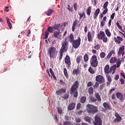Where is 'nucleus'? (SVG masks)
<instances>
[{
    "instance_id": "obj_1",
    "label": "nucleus",
    "mask_w": 125,
    "mask_h": 125,
    "mask_svg": "<svg viewBox=\"0 0 125 125\" xmlns=\"http://www.w3.org/2000/svg\"><path fill=\"white\" fill-rule=\"evenodd\" d=\"M67 50H68V41H67V39H65V41L62 43V46L60 50V56L59 59L60 61H61L62 60L64 52H65Z\"/></svg>"
},
{
    "instance_id": "obj_2",
    "label": "nucleus",
    "mask_w": 125,
    "mask_h": 125,
    "mask_svg": "<svg viewBox=\"0 0 125 125\" xmlns=\"http://www.w3.org/2000/svg\"><path fill=\"white\" fill-rule=\"evenodd\" d=\"M78 87H79V82L76 81L71 87L70 94H73L74 97L77 98L78 97Z\"/></svg>"
},
{
    "instance_id": "obj_3",
    "label": "nucleus",
    "mask_w": 125,
    "mask_h": 125,
    "mask_svg": "<svg viewBox=\"0 0 125 125\" xmlns=\"http://www.w3.org/2000/svg\"><path fill=\"white\" fill-rule=\"evenodd\" d=\"M87 108V112L89 114H94L95 113H97L98 112V109L97 107L92 105L88 104L86 105Z\"/></svg>"
},
{
    "instance_id": "obj_4",
    "label": "nucleus",
    "mask_w": 125,
    "mask_h": 125,
    "mask_svg": "<svg viewBox=\"0 0 125 125\" xmlns=\"http://www.w3.org/2000/svg\"><path fill=\"white\" fill-rule=\"evenodd\" d=\"M116 68H117V65L114 64L112 66L110 67L109 66V64H107L104 69V72L105 73V74H109V73H110V74H112H112H115V72H116Z\"/></svg>"
},
{
    "instance_id": "obj_5",
    "label": "nucleus",
    "mask_w": 125,
    "mask_h": 125,
    "mask_svg": "<svg viewBox=\"0 0 125 125\" xmlns=\"http://www.w3.org/2000/svg\"><path fill=\"white\" fill-rule=\"evenodd\" d=\"M48 53L49 55L50 59L55 58L56 57V55H57V51L56 50V48L53 46H51L48 48Z\"/></svg>"
},
{
    "instance_id": "obj_6",
    "label": "nucleus",
    "mask_w": 125,
    "mask_h": 125,
    "mask_svg": "<svg viewBox=\"0 0 125 125\" xmlns=\"http://www.w3.org/2000/svg\"><path fill=\"white\" fill-rule=\"evenodd\" d=\"M90 65L92 67L96 68L98 65V62H97V57L96 56L93 55L90 59Z\"/></svg>"
},
{
    "instance_id": "obj_7",
    "label": "nucleus",
    "mask_w": 125,
    "mask_h": 125,
    "mask_svg": "<svg viewBox=\"0 0 125 125\" xmlns=\"http://www.w3.org/2000/svg\"><path fill=\"white\" fill-rule=\"evenodd\" d=\"M81 37H78V39L75 40L72 43V47H74L75 49H77L80 47L81 45Z\"/></svg>"
},
{
    "instance_id": "obj_8",
    "label": "nucleus",
    "mask_w": 125,
    "mask_h": 125,
    "mask_svg": "<svg viewBox=\"0 0 125 125\" xmlns=\"http://www.w3.org/2000/svg\"><path fill=\"white\" fill-rule=\"evenodd\" d=\"M53 29H54V28L51 26H49L47 28V30L44 33V39L46 40V39H47V38H48V35H49V33H53Z\"/></svg>"
},
{
    "instance_id": "obj_9",
    "label": "nucleus",
    "mask_w": 125,
    "mask_h": 125,
    "mask_svg": "<svg viewBox=\"0 0 125 125\" xmlns=\"http://www.w3.org/2000/svg\"><path fill=\"white\" fill-rule=\"evenodd\" d=\"M96 81L99 83H105V79L102 75H98L96 77Z\"/></svg>"
},
{
    "instance_id": "obj_10",
    "label": "nucleus",
    "mask_w": 125,
    "mask_h": 125,
    "mask_svg": "<svg viewBox=\"0 0 125 125\" xmlns=\"http://www.w3.org/2000/svg\"><path fill=\"white\" fill-rule=\"evenodd\" d=\"M95 34V31H92V33L90 32H88L87 33V38L88 42H92L93 40V37H94V35Z\"/></svg>"
},
{
    "instance_id": "obj_11",
    "label": "nucleus",
    "mask_w": 125,
    "mask_h": 125,
    "mask_svg": "<svg viewBox=\"0 0 125 125\" xmlns=\"http://www.w3.org/2000/svg\"><path fill=\"white\" fill-rule=\"evenodd\" d=\"M94 125H101V118L99 116L96 115L95 117V121L93 122Z\"/></svg>"
},
{
    "instance_id": "obj_12",
    "label": "nucleus",
    "mask_w": 125,
    "mask_h": 125,
    "mask_svg": "<svg viewBox=\"0 0 125 125\" xmlns=\"http://www.w3.org/2000/svg\"><path fill=\"white\" fill-rule=\"evenodd\" d=\"M115 117H116V118H115L113 120V122H114L115 124H117V123H120L121 121H122V117L120 116V114L118 113L117 112H116L115 113Z\"/></svg>"
},
{
    "instance_id": "obj_13",
    "label": "nucleus",
    "mask_w": 125,
    "mask_h": 125,
    "mask_svg": "<svg viewBox=\"0 0 125 125\" xmlns=\"http://www.w3.org/2000/svg\"><path fill=\"white\" fill-rule=\"evenodd\" d=\"M65 63L67 65V68H70L71 66V60L70 59V56L67 55L64 58Z\"/></svg>"
},
{
    "instance_id": "obj_14",
    "label": "nucleus",
    "mask_w": 125,
    "mask_h": 125,
    "mask_svg": "<svg viewBox=\"0 0 125 125\" xmlns=\"http://www.w3.org/2000/svg\"><path fill=\"white\" fill-rule=\"evenodd\" d=\"M61 32L60 31H55L52 35V38H56V39H58V40L61 39Z\"/></svg>"
},
{
    "instance_id": "obj_15",
    "label": "nucleus",
    "mask_w": 125,
    "mask_h": 125,
    "mask_svg": "<svg viewBox=\"0 0 125 125\" xmlns=\"http://www.w3.org/2000/svg\"><path fill=\"white\" fill-rule=\"evenodd\" d=\"M116 97L121 102H124V95L120 92H117L116 94Z\"/></svg>"
},
{
    "instance_id": "obj_16",
    "label": "nucleus",
    "mask_w": 125,
    "mask_h": 125,
    "mask_svg": "<svg viewBox=\"0 0 125 125\" xmlns=\"http://www.w3.org/2000/svg\"><path fill=\"white\" fill-rule=\"evenodd\" d=\"M105 34L104 31H100V33L97 34V38L98 40H102L104 37H105Z\"/></svg>"
},
{
    "instance_id": "obj_17",
    "label": "nucleus",
    "mask_w": 125,
    "mask_h": 125,
    "mask_svg": "<svg viewBox=\"0 0 125 125\" xmlns=\"http://www.w3.org/2000/svg\"><path fill=\"white\" fill-rule=\"evenodd\" d=\"M114 41L116 43L120 44L121 43V42H123V41H124V39L120 36H117V38H114Z\"/></svg>"
},
{
    "instance_id": "obj_18",
    "label": "nucleus",
    "mask_w": 125,
    "mask_h": 125,
    "mask_svg": "<svg viewBox=\"0 0 125 125\" xmlns=\"http://www.w3.org/2000/svg\"><path fill=\"white\" fill-rule=\"evenodd\" d=\"M125 46L122 45L121 46L119 49L118 51V54H122V56H124L125 55Z\"/></svg>"
},
{
    "instance_id": "obj_19",
    "label": "nucleus",
    "mask_w": 125,
    "mask_h": 125,
    "mask_svg": "<svg viewBox=\"0 0 125 125\" xmlns=\"http://www.w3.org/2000/svg\"><path fill=\"white\" fill-rule=\"evenodd\" d=\"M66 88H62L58 90L57 91H56V93L57 94V95H59L60 94H62V93H66Z\"/></svg>"
},
{
    "instance_id": "obj_20",
    "label": "nucleus",
    "mask_w": 125,
    "mask_h": 125,
    "mask_svg": "<svg viewBox=\"0 0 125 125\" xmlns=\"http://www.w3.org/2000/svg\"><path fill=\"white\" fill-rule=\"evenodd\" d=\"M75 107H76V104L74 103H71L67 107L68 110H69V111L74 110Z\"/></svg>"
},
{
    "instance_id": "obj_21",
    "label": "nucleus",
    "mask_w": 125,
    "mask_h": 125,
    "mask_svg": "<svg viewBox=\"0 0 125 125\" xmlns=\"http://www.w3.org/2000/svg\"><path fill=\"white\" fill-rule=\"evenodd\" d=\"M76 26H78V20H75L73 21L72 26V32H75V30H76Z\"/></svg>"
},
{
    "instance_id": "obj_22",
    "label": "nucleus",
    "mask_w": 125,
    "mask_h": 125,
    "mask_svg": "<svg viewBox=\"0 0 125 125\" xmlns=\"http://www.w3.org/2000/svg\"><path fill=\"white\" fill-rule=\"evenodd\" d=\"M103 106L105 110H111V109H112V108H111V105H109L108 103H104L103 104Z\"/></svg>"
},
{
    "instance_id": "obj_23",
    "label": "nucleus",
    "mask_w": 125,
    "mask_h": 125,
    "mask_svg": "<svg viewBox=\"0 0 125 125\" xmlns=\"http://www.w3.org/2000/svg\"><path fill=\"white\" fill-rule=\"evenodd\" d=\"M75 40V37H74V35L73 34H70L68 36V41H69L70 43H72Z\"/></svg>"
},
{
    "instance_id": "obj_24",
    "label": "nucleus",
    "mask_w": 125,
    "mask_h": 125,
    "mask_svg": "<svg viewBox=\"0 0 125 125\" xmlns=\"http://www.w3.org/2000/svg\"><path fill=\"white\" fill-rule=\"evenodd\" d=\"M100 13V9L99 8H98L95 11L94 14V19H97V17L98 15H99V13Z\"/></svg>"
},
{
    "instance_id": "obj_25",
    "label": "nucleus",
    "mask_w": 125,
    "mask_h": 125,
    "mask_svg": "<svg viewBox=\"0 0 125 125\" xmlns=\"http://www.w3.org/2000/svg\"><path fill=\"white\" fill-rule=\"evenodd\" d=\"M54 30H57V31H60V28H61V24L59 23V24H55L53 26Z\"/></svg>"
},
{
    "instance_id": "obj_26",
    "label": "nucleus",
    "mask_w": 125,
    "mask_h": 125,
    "mask_svg": "<svg viewBox=\"0 0 125 125\" xmlns=\"http://www.w3.org/2000/svg\"><path fill=\"white\" fill-rule=\"evenodd\" d=\"M53 12H54L53 10L49 9L47 11L45 12L46 15H47V16H51V14H52Z\"/></svg>"
},
{
    "instance_id": "obj_27",
    "label": "nucleus",
    "mask_w": 125,
    "mask_h": 125,
    "mask_svg": "<svg viewBox=\"0 0 125 125\" xmlns=\"http://www.w3.org/2000/svg\"><path fill=\"white\" fill-rule=\"evenodd\" d=\"M80 69H79V68H78L77 69H74L73 70L72 72V74L73 75H74V76H75V75H79V74H80Z\"/></svg>"
},
{
    "instance_id": "obj_28",
    "label": "nucleus",
    "mask_w": 125,
    "mask_h": 125,
    "mask_svg": "<svg viewBox=\"0 0 125 125\" xmlns=\"http://www.w3.org/2000/svg\"><path fill=\"white\" fill-rule=\"evenodd\" d=\"M118 59H116L115 57L111 58L110 60L109 61L110 63L111 64H114L117 62Z\"/></svg>"
},
{
    "instance_id": "obj_29",
    "label": "nucleus",
    "mask_w": 125,
    "mask_h": 125,
    "mask_svg": "<svg viewBox=\"0 0 125 125\" xmlns=\"http://www.w3.org/2000/svg\"><path fill=\"white\" fill-rule=\"evenodd\" d=\"M84 119L86 122H87V123H89V124H90L91 121H92V119L90 117L88 116H85L84 118Z\"/></svg>"
},
{
    "instance_id": "obj_30",
    "label": "nucleus",
    "mask_w": 125,
    "mask_h": 125,
    "mask_svg": "<svg viewBox=\"0 0 125 125\" xmlns=\"http://www.w3.org/2000/svg\"><path fill=\"white\" fill-rule=\"evenodd\" d=\"M95 96L96 98L97 99V100L99 102H100L101 101V97H100V95L98 93H95Z\"/></svg>"
},
{
    "instance_id": "obj_31",
    "label": "nucleus",
    "mask_w": 125,
    "mask_h": 125,
    "mask_svg": "<svg viewBox=\"0 0 125 125\" xmlns=\"http://www.w3.org/2000/svg\"><path fill=\"white\" fill-rule=\"evenodd\" d=\"M6 19L7 20V23L8 24V26H9V29H11V28H12V24L10 22V20H9V19H8V18H6Z\"/></svg>"
},
{
    "instance_id": "obj_32",
    "label": "nucleus",
    "mask_w": 125,
    "mask_h": 125,
    "mask_svg": "<svg viewBox=\"0 0 125 125\" xmlns=\"http://www.w3.org/2000/svg\"><path fill=\"white\" fill-rule=\"evenodd\" d=\"M83 59L82 56H78L76 58V62L77 64H80V62H81V60Z\"/></svg>"
},
{
    "instance_id": "obj_33",
    "label": "nucleus",
    "mask_w": 125,
    "mask_h": 125,
    "mask_svg": "<svg viewBox=\"0 0 125 125\" xmlns=\"http://www.w3.org/2000/svg\"><path fill=\"white\" fill-rule=\"evenodd\" d=\"M63 74L66 79L69 78V75H68V71H67V69L66 68H63Z\"/></svg>"
},
{
    "instance_id": "obj_34",
    "label": "nucleus",
    "mask_w": 125,
    "mask_h": 125,
    "mask_svg": "<svg viewBox=\"0 0 125 125\" xmlns=\"http://www.w3.org/2000/svg\"><path fill=\"white\" fill-rule=\"evenodd\" d=\"M90 13H91V6H89L86 10V14L88 16H89Z\"/></svg>"
},
{
    "instance_id": "obj_35",
    "label": "nucleus",
    "mask_w": 125,
    "mask_h": 125,
    "mask_svg": "<svg viewBox=\"0 0 125 125\" xmlns=\"http://www.w3.org/2000/svg\"><path fill=\"white\" fill-rule=\"evenodd\" d=\"M116 25L118 29H119V30L122 31V32H125V30H123V27L120 25V23H119V21L117 22Z\"/></svg>"
},
{
    "instance_id": "obj_36",
    "label": "nucleus",
    "mask_w": 125,
    "mask_h": 125,
    "mask_svg": "<svg viewBox=\"0 0 125 125\" xmlns=\"http://www.w3.org/2000/svg\"><path fill=\"white\" fill-rule=\"evenodd\" d=\"M69 93L66 92L65 94L62 96V98L66 100L67 99V98H69Z\"/></svg>"
},
{
    "instance_id": "obj_37",
    "label": "nucleus",
    "mask_w": 125,
    "mask_h": 125,
    "mask_svg": "<svg viewBox=\"0 0 125 125\" xmlns=\"http://www.w3.org/2000/svg\"><path fill=\"white\" fill-rule=\"evenodd\" d=\"M117 64V68H119L120 66H121V64H122V61L120 59H118L116 62Z\"/></svg>"
},
{
    "instance_id": "obj_38",
    "label": "nucleus",
    "mask_w": 125,
    "mask_h": 125,
    "mask_svg": "<svg viewBox=\"0 0 125 125\" xmlns=\"http://www.w3.org/2000/svg\"><path fill=\"white\" fill-rule=\"evenodd\" d=\"M88 55H87V54H85L83 57V60L84 62H87L88 61Z\"/></svg>"
},
{
    "instance_id": "obj_39",
    "label": "nucleus",
    "mask_w": 125,
    "mask_h": 125,
    "mask_svg": "<svg viewBox=\"0 0 125 125\" xmlns=\"http://www.w3.org/2000/svg\"><path fill=\"white\" fill-rule=\"evenodd\" d=\"M86 101V97H84V96H83L81 97V99L80 100V102L81 103H84V102H85V101Z\"/></svg>"
},
{
    "instance_id": "obj_40",
    "label": "nucleus",
    "mask_w": 125,
    "mask_h": 125,
    "mask_svg": "<svg viewBox=\"0 0 125 125\" xmlns=\"http://www.w3.org/2000/svg\"><path fill=\"white\" fill-rule=\"evenodd\" d=\"M105 33L108 37H111V32H110V30L109 29H106L105 30Z\"/></svg>"
},
{
    "instance_id": "obj_41",
    "label": "nucleus",
    "mask_w": 125,
    "mask_h": 125,
    "mask_svg": "<svg viewBox=\"0 0 125 125\" xmlns=\"http://www.w3.org/2000/svg\"><path fill=\"white\" fill-rule=\"evenodd\" d=\"M60 125H73L70 122L65 121L63 123V124H60Z\"/></svg>"
},
{
    "instance_id": "obj_42",
    "label": "nucleus",
    "mask_w": 125,
    "mask_h": 125,
    "mask_svg": "<svg viewBox=\"0 0 125 125\" xmlns=\"http://www.w3.org/2000/svg\"><path fill=\"white\" fill-rule=\"evenodd\" d=\"M88 72L90 73V74H94V73H95V71H94V70H93V68H92L91 66L89 67Z\"/></svg>"
},
{
    "instance_id": "obj_43",
    "label": "nucleus",
    "mask_w": 125,
    "mask_h": 125,
    "mask_svg": "<svg viewBox=\"0 0 125 125\" xmlns=\"http://www.w3.org/2000/svg\"><path fill=\"white\" fill-rule=\"evenodd\" d=\"M79 15H80L79 19L80 20L81 19H82V18H83V16H84V18H85V14H84V12H83L82 14L80 13Z\"/></svg>"
},
{
    "instance_id": "obj_44",
    "label": "nucleus",
    "mask_w": 125,
    "mask_h": 125,
    "mask_svg": "<svg viewBox=\"0 0 125 125\" xmlns=\"http://www.w3.org/2000/svg\"><path fill=\"white\" fill-rule=\"evenodd\" d=\"M88 93L90 95H91L93 93V88L92 87H90L88 89Z\"/></svg>"
},
{
    "instance_id": "obj_45",
    "label": "nucleus",
    "mask_w": 125,
    "mask_h": 125,
    "mask_svg": "<svg viewBox=\"0 0 125 125\" xmlns=\"http://www.w3.org/2000/svg\"><path fill=\"white\" fill-rule=\"evenodd\" d=\"M100 47H101V46L99 44H97V45L94 46V48L95 49H96L97 50H98L99 49H100Z\"/></svg>"
},
{
    "instance_id": "obj_46",
    "label": "nucleus",
    "mask_w": 125,
    "mask_h": 125,
    "mask_svg": "<svg viewBox=\"0 0 125 125\" xmlns=\"http://www.w3.org/2000/svg\"><path fill=\"white\" fill-rule=\"evenodd\" d=\"M90 100L92 101V102H96V101H97V100L92 96L90 97Z\"/></svg>"
},
{
    "instance_id": "obj_47",
    "label": "nucleus",
    "mask_w": 125,
    "mask_h": 125,
    "mask_svg": "<svg viewBox=\"0 0 125 125\" xmlns=\"http://www.w3.org/2000/svg\"><path fill=\"white\" fill-rule=\"evenodd\" d=\"M108 1H106L103 6V8L104 9H108V8H107V7L108 6Z\"/></svg>"
},
{
    "instance_id": "obj_48",
    "label": "nucleus",
    "mask_w": 125,
    "mask_h": 125,
    "mask_svg": "<svg viewBox=\"0 0 125 125\" xmlns=\"http://www.w3.org/2000/svg\"><path fill=\"white\" fill-rule=\"evenodd\" d=\"M103 40V42H107V41H108V38L106 36V35H104V37L102 39Z\"/></svg>"
},
{
    "instance_id": "obj_49",
    "label": "nucleus",
    "mask_w": 125,
    "mask_h": 125,
    "mask_svg": "<svg viewBox=\"0 0 125 125\" xmlns=\"http://www.w3.org/2000/svg\"><path fill=\"white\" fill-rule=\"evenodd\" d=\"M106 77L107 78V81H108V82H112V78L111 77V76H110V75L108 74L106 75Z\"/></svg>"
},
{
    "instance_id": "obj_50",
    "label": "nucleus",
    "mask_w": 125,
    "mask_h": 125,
    "mask_svg": "<svg viewBox=\"0 0 125 125\" xmlns=\"http://www.w3.org/2000/svg\"><path fill=\"white\" fill-rule=\"evenodd\" d=\"M100 56L101 58H104L105 57V53L104 52H102L100 53Z\"/></svg>"
},
{
    "instance_id": "obj_51",
    "label": "nucleus",
    "mask_w": 125,
    "mask_h": 125,
    "mask_svg": "<svg viewBox=\"0 0 125 125\" xmlns=\"http://www.w3.org/2000/svg\"><path fill=\"white\" fill-rule=\"evenodd\" d=\"M115 90H116V88H114V87L110 89L108 92L109 94H111L113 93V91H115Z\"/></svg>"
},
{
    "instance_id": "obj_52",
    "label": "nucleus",
    "mask_w": 125,
    "mask_h": 125,
    "mask_svg": "<svg viewBox=\"0 0 125 125\" xmlns=\"http://www.w3.org/2000/svg\"><path fill=\"white\" fill-rule=\"evenodd\" d=\"M68 10L69 11L72 12L73 11V6H71L70 5H68Z\"/></svg>"
},
{
    "instance_id": "obj_53",
    "label": "nucleus",
    "mask_w": 125,
    "mask_h": 125,
    "mask_svg": "<svg viewBox=\"0 0 125 125\" xmlns=\"http://www.w3.org/2000/svg\"><path fill=\"white\" fill-rule=\"evenodd\" d=\"M73 6L75 11H77V8H78V4L77 3H74Z\"/></svg>"
},
{
    "instance_id": "obj_54",
    "label": "nucleus",
    "mask_w": 125,
    "mask_h": 125,
    "mask_svg": "<svg viewBox=\"0 0 125 125\" xmlns=\"http://www.w3.org/2000/svg\"><path fill=\"white\" fill-rule=\"evenodd\" d=\"M98 86H99V83H98V82H96L95 85H93V87H94L95 88H97Z\"/></svg>"
},
{
    "instance_id": "obj_55",
    "label": "nucleus",
    "mask_w": 125,
    "mask_h": 125,
    "mask_svg": "<svg viewBox=\"0 0 125 125\" xmlns=\"http://www.w3.org/2000/svg\"><path fill=\"white\" fill-rule=\"evenodd\" d=\"M81 106H82V104H81V103L78 104L77 105V109L78 110H80V109H81Z\"/></svg>"
},
{
    "instance_id": "obj_56",
    "label": "nucleus",
    "mask_w": 125,
    "mask_h": 125,
    "mask_svg": "<svg viewBox=\"0 0 125 125\" xmlns=\"http://www.w3.org/2000/svg\"><path fill=\"white\" fill-rule=\"evenodd\" d=\"M58 112L59 113V114H62V108L58 107Z\"/></svg>"
},
{
    "instance_id": "obj_57",
    "label": "nucleus",
    "mask_w": 125,
    "mask_h": 125,
    "mask_svg": "<svg viewBox=\"0 0 125 125\" xmlns=\"http://www.w3.org/2000/svg\"><path fill=\"white\" fill-rule=\"evenodd\" d=\"M93 83H92V82H89L87 84V86L88 87H89V86H92Z\"/></svg>"
},
{
    "instance_id": "obj_58",
    "label": "nucleus",
    "mask_w": 125,
    "mask_h": 125,
    "mask_svg": "<svg viewBox=\"0 0 125 125\" xmlns=\"http://www.w3.org/2000/svg\"><path fill=\"white\" fill-rule=\"evenodd\" d=\"M111 99H112V100H114V99H116V94L115 93H113L112 95Z\"/></svg>"
},
{
    "instance_id": "obj_59",
    "label": "nucleus",
    "mask_w": 125,
    "mask_h": 125,
    "mask_svg": "<svg viewBox=\"0 0 125 125\" xmlns=\"http://www.w3.org/2000/svg\"><path fill=\"white\" fill-rule=\"evenodd\" d=\"M49 71H50V74L52 75V76H54V73L53 72V70H52V68H49Z\"/></svg>"
},
{
    "instance_id": "obj_60",
    "label": "nucleus",
    "mask_w": 125,
    "mask_h": 125,
    "mask_svg": "<svg viewBox=\"0 0 125 125\" xmlns=\"http://www.w3.org/2000/svg\"><path fill=\"white\" fill-rule=\"evenodd\" d=\"M107 12H108V9H105V10H104V11L103 12V14L104 15H105V14H106Z\"/></svg>"
},
{
    "instance_id": "obj_61",
    "label": "nucleus",
    "mask_w": 125,
    "mask_h": 125,
    "mask_svg": "<svg viewBox=\"0 0 125 125\" xmlns=\"http://www.w3.org/2000/svg\"><path fill=\"white\" fill-rule=\"evenodd\" d=\"M116 13H113L112 15L110 16V18L111 19V20H113L115 17V15Z\"/></svg>"
},
{
    "instance_id": "obj_62",
    "label": "nucleus",
    "mask_w": 125,
    "mask_h": 125,
    "mask_svg": "<svg viewBox=\"0 0 125 125\" xmlns=\"http://www.w3.org/2000/svg\"><path fill=\"white\" fill-rule=\"evenodd\" d=\"M111 56H112V55L110 53H109L107 56H106V58L107 59H109V58H111Z\"/></svg>"
},
{
    "instance_id": "obj_63",
    "label": "nucleus",
    "mask_w": 125,
    "mask_h": 125,
    "mask_svg": "<svg viewBox=\"0 0 125 125\" xmlns=\"http://www.w3.org/2000/svg\"><path fill=\"white\" fill-rule=\"evenodd\" d=\"M76 121L77 123H81V119L80 118H76Z\"/></svg>"
},
{
    "instance_id": "obj_64",
    "label": "nucleus",
    "mask_w": 125,
    "mask_h": 125,
    "mask_svg": "<svg viewBox=\"0 0 125 125\" xmlns=\"http://www.w3.org/2000/svg\"><path fill=\"white\" fill-rule=\"evenodd\" d=\"M101 25L102 27H104V26L105 25V21H103L101 22Z\"/></svg>"
}]
</instances>
